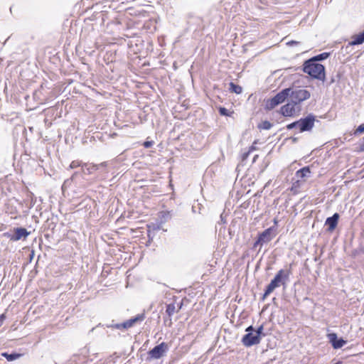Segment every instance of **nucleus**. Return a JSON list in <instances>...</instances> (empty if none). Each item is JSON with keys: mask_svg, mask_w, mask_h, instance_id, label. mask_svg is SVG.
Instances as JSON below:
<instances>
[{"mask_svg": "<svg viewBox=\"0 0 364 364\" xmlns=\"http://www.w3.org/2000/svg\"><path fill=\"white\" fill-rule=\"evenodd\" d=\"M338 214L335 213L332 217L328 218L326 219V225L328 226L329 231H332L336 228L338 224Z\"/></svg>", "mask_w": 364, "mask_h": 364, "instance_id": "obj_13", "label": "nucleus"}, {"mask_svg": "<svg viewBox=\"0 0 364 364\" xmlns=\"http://www.w3.org/2000/svg\"><path fill=\"white\" fill-rule=\"evenodd\" d=\"M144 319V314H138L135 317L123 322V329H128L134 326L137 322H141Z\"/></svg>", "mask_w": 364, "mask_h": 364, "instance_id": "obj_12", "label": "nucleus"}, {"mask_svg": "<svg viewBox=\"0 0 364 364\" xmlns=\"http://www.w3.org/2000/svg\"><path fill=\"white\" fill-rule=\"evenodd\" d=\"M272 127V124L269 122L264 121L262 124L259 125V129H269Z\"/></svg>", "mask_w": 364, "mask_h": 364, "instance_id": "obj_20", "label": "nucleus"}, {"mask_svg": "<svg viewBox=\"0 0 364 364\" xmlns=\"http://www.w3.org/2000/svg\"><path fill=\"white\" fill-rule=\"evenodd\" d=\"M112 326L117 329H122V328H123V323H117V324L113 325Z\"/></svg>", "mask_w": 364, "mask_h": 364, "instance_id": "obj_26", "label": "nucleus"}, {"mask_svg": "<svg viewBox=\"0 0 364 364\" xmlns=\"http://www.w3.org/2000/svg\"><path fill=\"white\" fill-rule=\"evenodd\" d=\"M159 217L161 221V223H164L167 221L169 218H171V214L168 211H161L159 214Z\"/></svg>", "mask_w": 364, "mask_h": 364, "instance_id": "obj_16", "label": "nucleus"}, {"mask_svg": "<svg viewBox=\"0 0 364 364\" xmlns=\"http://www.w3.org/2000/svg\"><path fill=\"white\" fill-rule=\"evenodd\" d=\"M298 121L291 123L287 126L288 129H291L294 127H298Z\"/></svg>", "mask_w": 364, "mask_h": 364, "instance_id": "obj_23", "label": "nucleus"}, {"mask_svg": "<svg viewBox=\"0 0 364 364\" xmlns=\"http://www.w3.org/2000/svg\"><path fill=\"white\" fill-rule=\"evenodd\" d=\"M4 319H5L4 314H1L0 315V326L3 324Z\"/></svg>", "mask_w": 364, "mask_h": 364, "instance_id": "obj_27", "label": "nucleus"}, {"mask_svg": "<svg viewBox=\"0 0 364 364\" xmlns=\"http://www.w3.org/2000/svg\"><path fill=\"white\" fill-rule=\"evenodd\" d=\"M300 107L293 102H289L283 105L280 109V113L284 117H293L298 114Z\"/></svg>", "mask_w": 364, "mask_h": 364, "instance_id": "obj_6", "label": "nucleus"}, {"mask_svg": "<svg viewBox=\"0 0 364 364\" xmlns=\"http://www.w3.org/2000/svg\"><path fill=\"white\" fill-rule=\"evenodd\" d=\"M168 350V345L166 343L162 342L151 350L149 352V355L151 358L159 359L166 354Z\"/></svg>", "mask_w": 364, "mask_h": 364, "instance_id": "obj_7", "label": "nucleus"}, {"mask_svg": "<svg viewBox=\"0 0 364 364\" xmlns=\"http://www.w3.org/2000/svg\"><path fill=\"white\" fill-rule=\"evenodd\" d=\"M254 149H255V147L252 146H251V147H250V151H252V150H254Z\"/></svg>", "mask_w": 364, "mask_h": 364, "instance_id": "obj_32", "label": "nucleus"}, {"mask_svg": "<svg viewBox=\"0 0 364 364\" xmlns=\"http://www.w3.org/2000/svg\"><path fill=\"white\" fill-rule=\"evenodd\" d=\"M77 166V164L75 162H73L71 164H70V167L73 168H75Z\"/></svg>", "mask_w": 364, "mask_h": 364, "instance_id": "obj_31", "label": "nucleus"}, {"mask_svg": "<svg viewBox=\"0 0 364 364\" xmlns=\"http://www.w3.org/2000/svg\"><path fill=\"white\" fill-rule=\"evenodd\" d=\"M310 175V170L309 167H304L300 170L297 171L296 176L298 177L304 178L308 177Z\"/></svg>", "mask_w": 364, "mask_h": 364, "instance_id": "obj_15", "label": "nucleus"}, {"mask_svg": "<svg viewBox=\"0 0 364 364\" xmlns=\"http://www.w3.org/2000/svg\"><path fill=\"white\" fill-rule=\"evenodd\" d=\"M1 355L5 357L8 361L15 360L21 356V355L18 353L9 354L7 353H3Z\"/></svg>", "mask_w": 364, "mask_h": 364, "instance_id": "obj_17", "label": "nucleus"}, {"mask_svg": "<svg viewBox=\"0 0 364 364\" xmlns=\"http://www.w3.org/2000/svg\"><path fill=\"white\" fill-rule=\"evenodd\" d=\"M358 151L360 152L364 151V142L359 146Z\"/></svg>", "mask_w": 364, "mask_h": 364, "instance_id": "obj_28", "label": "nucleus"}, {"mask_svg": "<svg viewBox=\"0 0 364 364\" xmlns=\"http://www.w3.org/2000/svg\"><path fill=\"white\" fill-rule=\"evenodd\" d=\"M289 90L288 92V97H289L290 101L297 105L301 102L308 100L311 94L310 92L304 88L301 87H295V88H287Z\"/></svg>", "mask_w": 364, "mask_h": 364, "instance_id": "obj_3", "label": "nucleus"}, {"mask_svg": "<svg viewBox=\"0 0 364 364\" xmlns=\"http://www.w3.org/2000/svg\"><path fill=\"white\" fill-rule=\"evenodd\" d=\"M272 228H269L263 231L258 237L257 241L255 242L254 246L257 247L258 245L262 246L264 244H266L272 240L273 236L272 235Z\"/></svg>", "mask_w": 364, "mask_h": 364, "instance_id": "obj_9", "label": "nucleus"}, {"mask_svg": "<svg viewBox=\"0 0 364 364\" xmlns=\"http://www.w3.org/2000/svg\"><path fill=\"white\" fill-rule=\"evenodd\" d=\"M364 132V123L359 125L355 132V134H359Z\"/></svg>", "mask_w": 364, "mask_h": 364, "instance_id": "obj_22", "label": "nucleus"}, {"mask_svg": "<svg viewBox=\"0 0 364 364\" xmlns=\"http://www.w3.org/2000/svg\"><path fill=\"white\" fill-rule=\"evenodd\" d=\"M169 310H170V308L168 307L167 309V311H168V314L170 315L171 314V312Z\"/></svg>", "mask_w": 364, "mask_h": 364, "instance_id": "obj_33", "label": "nucleus"}, {"mask_svg": "<svg viewBox=\"0 0 364 364\" xmlns=\"http://www.w3.org/2000/svg\"><path fill=\"white\" fill-rule=\"evenodd\" d=\"M152 227H153V229L154 230L155 228H154V225H148V235H149V237L151 235V228Z\"/></svg>", "mask_w": 364, "mask_h": 364, "instance_id": "obj_29", "label": "nucleus"}, {"mask_svg": "<svg viewBox=\"0 0 364 364\" xmlns=\"http://www.w3.org/2000/svg\"><path fill=\"white\" fill-rule=\"evenodd\" d=\"M219 112L221 115L223 116H230V112L225 107H220Z\"/></svg>", "mask_w": 364, "mask_h": 364, "instance_id": "obj_21", "label": "nucleus"}, {"mask_svg": "<svg viewBox=\"0 0 364 364\" xmlns=\"http://www.w3.org/2000/svg\"><path fill=\"white\" fill-rule=\"evenodd\" d=\"M289 274L290 272L289 270L280 269L267 286L264 296L269 295L277 287H279L281 284H284L286 280L289 278Z\"/></svg>", "mask_w": 364, "mask_h": 364, "instance_id": "obj_2", "label": "nucleus"}, {"mask_svg": "<svg viewBox=\"0 0 364 364\" xmlns=\"http://www.w3.org/2000/svg\"><path fill=\"white\" fill-rule=\"evenodd\" d=\"M245 331L247 333L242 338V343L245 346L250 347L259 343L260 337H258L257 333H255L252 326L247 327Z\"/></svg>", "mask_w": 364, "mask_h": 364, "instance_id": "obj_4", "label": "nucleus"}, {"mask_svg": "<svg viewBox=\"0 0 364 364\" xmlns=\"http://www.w3.org/2000/svg\"><path fill=\"white\" fill-rule=\"evenodd\" d=\"M304 72L309 75L311 77L320 80H325L324 66L314 60H308L304 64Z\"/></svg>", "mask_w": 364, "mask_h": 364, "instance_id": "obj_1", "label": "nucleus"}, {"mask_svg": "<svg viewBox=\"0 0 364 364\" xmlns=\"http://www.w3.org/2000/svg\"><path fill=\"white\" fill-rule=\"evenodd\" d=\"M297 43H298V42H296V41H289L287 44V45H296Z\"/></svg>", "mask_w": 364, "mask_h": 364, "instance_id": "obj_30", "label": "nucleus"}, {"mask_svg": "<svg viewBox=\"0 0 364 364\" xmlns=\"http://www.w3.org/2000/svg\"><path fill=\"white\" fill-rule=\"evenodd\" d=\"M15 235H12L10 239L13 241H18L21 239H26L29 235V232L26 229L23 228H18L15 229Z\"/></svg>", "mask_w": 364, "mask_h": 364, "instance_id": "obj_11", "label": "nucleus"}, {"mask_svg": "<svg viewBox=\"0 0 364 364\" xmlns=\"http://www.w3.org/2000/svg\"><path fill=\"white\" fill-rule=\"evenodd\" d=\"M230 90L236 94H240L242 92V87L239 85H236L232 82H230Z\"/></svg>", "mask_w": 364, "mask_h": 364, "instance_id": "obj_19", "label": "nucleus"}, {"mask_svg": "<svg viewBox=\"0 0 364 364\" xmlns=\"http://www.w3.org/2000/svg\"><path fill=\"white\" fill-rule=\"evenodd\" d=\"M289 90L286 89L282 90L281 92L277 93L274 97L268 100L266 102V108L272 109L278 105L284 102L288 98V92Z\"/></svg>", "mask_w": 364, "mask_h": 364, "instance_id": "obj_5", "label": "nucleus"}, {"mask_svg": "<svg viewBox=\"0 0 364 364\" xmlns=\"http://www.w3.org/2000/svg\"><path fill=\"white\" fill-rule=\"evenodd\" d=\"M262 331H263V326H260L257 330L254 329L255 333H257L258 334V337H260V335L262 333Z\"/></svg>", "mask_w": 364, "mask_h": 364, "instance_id": "obj_24", "label": "nucleus"}, {"mask_svg": "<svg viewBox=\"0 0 364 364\" xmlns=\"http://www.w3.org/2000/svg\"><path fill=\"white\" fill-rule=\"evenodd\" d=\"M315 118L310 114L305 118L298 120V128L301 132L311 130L314 125Z\"/></svg>", "mask_w": 364, "mask_h": 364, "instance_id": "obj_8", "label": "nucleus"}, {"mask_svg": "<svg viewBox=\"0 0 364 364\" xmlns=\"http://www.w3.org/2000/svg\"><path fill=\"white\" fill-rule=\"evenodd\" d=\"M364 42V31L352 38V41L349 43L351 46L360 45Z\"/></svg>", "mask_w": 364, "mask_h": 364, "instance_id": "obj_14", "label": "nucleus"}, {"mask_svg": "<svg viewBox=\"0 0 364 364\" xmlns=\"http://www.w3.org/2000/svg\"><path fill=\"white\" fill-rule=\"evenodd\" d=\"M327 337L329 342L335 349L341 348L346 343V341L343 338H338L335 333L328 334Z\"/></svg>", "mask_w": 364, "mask_h": 364, "instance_id": "obj_10", "label": "nucleus"}, {"mask_svg": "<svg viewBox=\"0 0 364 364\" xmlns=\"http://www.w3.org/2000/svg\"><path fill=\"white\" fill-rule=\"evenodd\" d=\"M274 223L275 225H277V220L276 219H274Z\"/></svg>", "mask_w": 364, "mask_h": 364, "instance_id": "obj_34", "label": "nucleus"}, {"mask_svg": "<svg viewBox=\"0 0 364 364\" xmlns=\"http://www.w3.org/2000/svg\"><path fill=\"white\" fill-rule=\"evenodd\" d=\"M328 55H329V53H321V54L311 58V60H314V62L317 63V61L322 60L327 58L328 57Z\"/></svg>", "mask_w": 364, "mask_h": 364, "instance_id": "obj_18", "label": "nucleus"}, {"mask_svg": "<svg viewBox=\"0 0 364 364\" xmlns=\"http://www.w3.org/2000/svg\"><path fill=\"white\" fill-rule=\"evenodd\" d=\"M152 145H153V142H152V141H145V142L144 143V146L145 148H149V147H151Z\"/></svg>", "mask_w": 364, "mask_h": 364, "instance_id": "obj_25", "label": "nucleus"}]
</instances>
